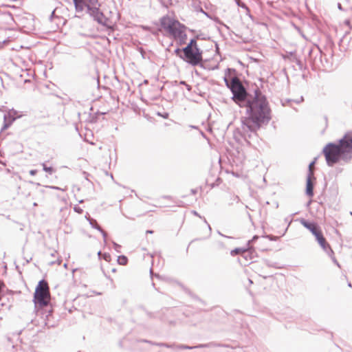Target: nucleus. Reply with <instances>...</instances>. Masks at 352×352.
Returning <instances> with one entry per match:
<instances>
[{"label": "nucleus", "instance_id": "7ed1b4c3", "mask_svg": "<svg viewBox=\"0 0 352 352\" xmlns=\"http://www.w3.org/2000/svg\"><path fill=\"white\" fill-rule=\"evenodd\" d=\"M300 223L307 229H308L316 237V241L322 248V250L331 257L333 254V252L319 228L314 223L309 222L304 219H300Z\"/></svg>", "mask_w": 352, "mask_h": 352}, {"label": "nucleus", "instance_id": "bb28decb", "mask_svg": "<svg viewBox=\"0 0 352 352\" xmlns=\"http://www.w3.org/2000/svg\"><path fill=\"white\" fill-rule=\"evenodd\" d=\"M190 191H191V193L193 195L196 194L197 192V190L196 189H192Z\"/></svg>", "mask_w": 352, "mask_h": 352}, {"label": "nucleus", "instance_id": "f03ea898", "mask_svg": "<svg viewBox=\"0 0 352 352\" xmlns=\"http://www.w3.org/2000/svg\"><path fill=\"white\" fill-rule=\"evenodd\" d=\"M329 166H333L340 161L349 163L352 159V138L344 135L338 144L328 143L322 149Z\"/></svg>", "mask_w": 352, "mask_h": 352}, {"label": "nucleus", "instance_id": "4468645a", "mask_svg": "<svg viewBox=\"0 0 352 352\" xmlns=\"http://www.w3.org/2000/svg\"><path fill=\"white\" fill-rule=\"evenodd\" d=\"M96 226L97 227H96V229H97L98 231H100L102 233V236L104 238V241L106 242L107 234L101 228V227L100 226L96 225Z\"/></svg>", "mask_w": 352, "mask_h": 352}, {"label": "nucleus", "instance_id": "72a5a7b5", "mask_svg": "<svg viewBox=\"0 0 352 352\" xmlns=\"http://www.w3.org/2000/svg\"><path fill=\"white\" fill-rule=\"evenodd\" d=\"M180 84L182 85H184L185 86L187 85L186 82L185 81H181L180 82Z\"/></svg>", "mask_w": 352, "mask_h": 352}, {"label": "nucleus", "instance_id": "ea45409f", "mask_svg": "<svg viewBox=\"0 0 352 352\" xmlns=\"http://www.w3.org/2000/svg\"><path fill=\"white\" fill-rule=\"evenodd\" d=\"M150 273H151V276H153V272H152V270H150Z\"/></svg>", "mask_w": 352, "mask_h": 352}, {"label": "nucleus", "instance_id": "f8f14e48", "mask_svg": "<svg viewBox=\"0 0 352 352\" xmlns=\"http://www.w3.org/2000/svg\"><path fill=\"white\" fill-rule=\"evenodd\" d=\"M186 47H190V49H194V47H197L196 40L194 38L191 39L190 43Z\"/></svg>", "mask_w": 352, "mask_h": 352}, {"label": "nucleus", "instance_id": "f704fd0d", "mask_svg": "<svg viewBox=\"0 0 352 352\" xmlns=\"http://www.w3.org/2000/svg\"><path fill=\"white\" fill-rule=\"evenodd\" d=\"M302 100H303V98H302V97H300V100L296 101V102H297V103H298V102H302Z\"/></svg>", "mask_w": 352, "mask_h": 352}, {"label": "nucleus", "instance_id": "c85d7f7f", "mask_svg": "<svg viewBox=\"0 0 352 352\" xmlns=\"http://www.w3.org/2000/svg\"><path fill=\"white\" fill-rule=\"evenodd\" d=\"M54 12H55V10L52 11L51 15H50V19L52 20V19L53 18L54 15Z\"/></svg>", "mask_w": 352, "mask_h": 352}, {"label": "nucleus", "instance_id": "20e7f679", "mask_svg": "<svg viewBox=\"0 0 352 352\" xmlns=\"http://www.w3.org/2000/svg\"><path fill=\"white\" fill-rule=\"evenodd\" d=\"M162 28L168 31L175 38L181 41H185L186 34L184 31V25H182L177 21H172L169 19L164 18L161 21Z\"/></svg>", "mask_w": 352, "mask_h": 352}, {"label": "nucleus", "instance_id": "0eeeda50", "mask_svg": "<svg viewBox=\"0 0 352 352\" xmlns=\"http://www.w3.org/2000/svg\"><path fill=\"white\" fill-rule=\"evenodd\" d=\"M89 14L100 23H104V15L96 7L87 6Z\"/></svg>", "mask_w": 352, "mask_h": 352}, {"label": "nucleus", "instance_id": "aec40b11", "mask_svg": "<svg viewBox=\"0 0 352 352\" xmlns=\"http://www.w3.org/2000/svg\"><path fill=\"white\" fill-rule=\"evenodd\" d=\"M74 210L75 212H78V214H81L83 211L82 209L78 206H75L74 207Z\"/></svg>", "mask_w": 352, "mask_h": 352}, {"label": "nucleus", "instance_id": "37998d69", "mask_svg": "<svg viewBox=\"0 0 352 352\" xmlns=\"http://www.w3.org/2000/svg\"><path fill=\"white\" fill-rule=\"evenodd\" d=\"M191 128H196L195 126H190Z\"/></svg>", "mask_w": 352, "mask_h": 352}, {"label": "nucleus", "instance_id": "9d476101", "mask_svg": "<svg viewBox=\"0 0 352 352\" xmlns=\"http://www.w3.org/2000/svg\"><path fill=\"white\" fill-rule=\"evenodd\" d=\"M127 258L125 256H119L118 258V262L119 263V264L120 265H126V263H127Z\"/></svg>", "mask_w": 352, "mask_h": 352}, {"label": "nucleus", "instance_id": "a19ab883", "mask_svg": "<svg viewBox=\"0 0 352 352\" xmlns=\"http://www.w3.org/2000/svg\"><path fill=\"white\" fill-rule=\"evenodd\" d=\"M179 41H180V44H182V43H184L185 41H181V40H179Z\"/></svg>", "mask_w": 352, "mask_h": 352}, {"label": "nucleus", "instance_id": "7c9ffc66", "mask_svg": "<svg viewBox=\"0 0 352 352\" xmlns=\"http://www.w3.org/2000/svg\"><path fill=\"white\" fill-rule=\"evenodd\" d=\"M344 23H345V24H346V25H349L350 22H349V20H346V21H344Z\"/></svg>", "mask_w": 352, "mask_h": 352}, {"label": "nucleus", "instance_id": "dca6fc26", "mask_svg": "<svg viewBox=\"0 0 352 352\" xmlns=\"http://www.w3.org/2000/svg\"><path fill=\"white\" fill-rule=\"evenodd\" d=\"M88 221H89V224L91 226V227L96 229V227H97L96 225H98L96 220L89 218Z\"/></svg>", "mask_w": 352, "mask_h": 352}, {"label": "nucleus", "instance_id": "c03bdc74", "mask_svg": "<svg viewBox=\"0 0 352 352\" xmlns=\"http://www.w3.org/2000/svg\"><path fill=\"white\" fill-rule=\"evenodd\" d=\"M348 286H349V287H351V283H349V284H348Z\"/></svg>", "mask_w": 352, "mask_h": 352}, {"label": "nucleus", "instance_id": "79ce46f5", "mask_svg": "<svg viewBox=\"0 0 352 352\" xmlns=\"http://www.w3.org/2000/svg\"><path fill=\"white\" fill-rule=\"evenodd\" d=\"M193 213L195 214V215H198L197 212L194 211Z\"/></svg>", "mask_w": 352, "mask_h": 352}, {"label": "nucleus", "instance_id": "a878e982", "mask_svg": "<svg viewBox=\"0 0 352 352\" xmlns=\"http://www.w3.org/2000/svg\"><path fill=\"white\" fill-rule=\"evenodd\" d=\"M258 238V236H256V235L254 236H253V238H252V241H249V243H250V242H252V241H255V240H256V239H257Z\"/></svg>", "mask_w": 352, "mask_h": 352}, {"label": "nucleus", "instance_id": "4c0bfd02", "mask_svg": "<svg viewBox=\"0 0 352 352\" xmlns=\"http://www.w3.org/2000/svg\"><path fill=\"white\" fill-rule=\"evenodd\" d=\"M146 232L147 233H153V231L152 230H148Z\"/></svg>", "mask_w": 352, "mask_h": 352}, {"label": "nucleus", "instance_id": "f3484780", "mask_svg": "<svg viewBox=\"0 0 352 352\" xmlns=\"http://www.w3.org/2000/svg\"><path fill=\"white\" fill-rule=\"evenodd\" d=\"M182 50L179 49V48H177L175 50V54L177 56H179L182 59H184V56H183L182 54H181V52H182Z\"/></svg>", "mask_w": 352, "mask_h": 352}, {"label": "nucleus", "instance_id": "473e14b6", "mask_svg": "<svg viewBox=\"0 0 352 352\" xmlns=\"http://www.w3.org/2000/svg\"><path fill=\"white\" fill-rule=\"evenodd\" d=\"M51 188H54V189H56V190H60V188H58V187H56V186H52Z\"/></svg>", "mask_w": 352, "mask_h": 352}, {"label": "nucleus", "instance_id": "a211bd4d", "mask_svg": "<svg viewBox=\"0 0 352 352\" xmlns=\"http://www.w3.org/2000/svg\"><path fill=\"white\" fill-rule=\"evenodd\" d=\"M36 286H48V285L47 281L43 279L38 281Z\"/></svg>", "mask_w": 352, "mask_h": 352}, {"label": "nucleus", "instance_id": "ddd939ff", "mask_svg": "<svg viewBox=\"0 0 352 352\" xmlns=\"http://www.w3.org/2000/svg\"><path fill=\"white\" fill-rule=\"evenodd\" d=\"M96 226L97 227H96V229H97L98 231H100L102 233V236L104 238V241L106 242L107 234L101 228V227L100 226L96 225Z\"/></svg>", "mask_w": 352, "mask_h": 352}, {"label": "nucleus", "instance_id": "393cba45", "mask_svg": "<svg viewBox=\"0 0 352 352\" xmlns=\"http://www.w3.org/2000/svg\"><path fill=\"white\" fill-rule=\"evenodd\" d=\"M314 163H315V162H312L309 164V173H310V172H311V173H312V171H311V166H313V165L314 164Z\"/></svg>", "mask_w": 352, "mask_h": 352}, {"label": "nucleus", "instance_id": "2eb2a0df", "mask_svg": "<svg viewBox=\"0 0 352 352\" xmlns=\"http://www.w3.org/2000/svg\"><path fill=\"white\" fill-rule=\"evenodd\" d=\"M236 4L239 6V7H241L244 9H245L247 11L249 12V9L247 7V6L243 3L241 0H236Z\"/></svg>", "mask_w": 352, "mask_h": 352}, {"label": "nucleus", "instance_id": "1a4fd4ad", "mask_svg": "<svg viewBox=\"0 0 352 352\" xmlns=\"http://www.w3.org/2000/svg\"><path fill=\"white\" fill-rule=\"evenodd\" d=\"M313 176V173L308 174L307 178V184H306V194L309 197H312L314 195V184L311 182V177Z\"/></svg>", "mask_w": 352, "mask_h": 352}, {"label": "nucleus", "instance_id": "f257e3e1", "mask_svg": "<svg viewBox=\"0 0 352 352\" xmlns=\"http://www.w3.org/2000/svg\"><path fill=\"white\" fill-rule=\"evenodd\" d=\"M226 86L231 90L233 99L241 107L246 108L248 116L241 118V131L245 138L252 139L257 136V131L270 121L271 109L266 97L256 89L254 95L248 94L237 77L230 81L224 78Z\"/></svg>", "mask_w": 352, "mask_h": 352}, {"label": "nucleus", "instance_id": "c9c22d12", "mask_svg": "<svg viewBox=\"0 0 352 352\" xmlns=\"http://www.w3.org/2000/svg\"><path fill=\"white\" fill-rule=\"evenodd\" d=\"M92 4H94L95 2H97V0H90Z\"/></svg>", "mask_w": 352, "mask_h": 352}, {"label": "nucleus", "instance_id": "2f4dec72", "mask_svg": "<svg viewBox=\"0 0 352 352\" xmlns=\"http://www.w3.org/2000/svg\"><path fill=\"white\" fill-rule=\"evenodd\" d=\"M338 9H340V10H342V6H341V4H340V3H338Z\"/></svg>", "mask_w": 352, "mask_h": 352}, {"label": "nucleus", "instance_id": "b1692460", "mask_svg": "<svg viewBox=\"0 0 352 352\" xmlns=\"http://www.w3.org/2000/svg\"><path fill=\"white\" fill-rule=\"evenodd\" d=\"M73 1L74 3L76 9H78V0H73Z\"/></svg>", "mask_w": 352, "mask_h": 352}, {"label": "nucleus", "instance_id": "5701e85b", "mask_svg": "<svg viewBox=\"0 0 352 352\" xmlns=\"http://www.w3.org/2000/svg\"><path fill=\"white\" fill-rule=\"evenodd\" d=\"M37 173V170H30V174L32 176L35 175Z\"/></svg>", "mask_w": 352, "mask_h": 352}, {"label": "nucleus", "instance_id": "412c9836", "mask_svg": "<svg viewBox=\"0 0 352 352\" xmlns=\"http://www.w3.org/2000/svg\"><path fill=\"white\" fill-rule=\"evenodd\" d=\"M233 201L238 203L240 201V198L237 195H234L233 196Z\"/></svg>", "mask_w": 352, "mask_h": 352}, {"label": "nucleus", "instance_id": "58836bf2", "mask_svg": "<svg viewBox=\"0 0 352 352\" xmlns=\"http://www.w3.org/2000/svg\"><path fill=\"white\" fill-rule=\"evenodd\" d=\"M155 276L156 278H160V276H159V275H157V274H155Z\"/></svg>", "mask_w": 352, "mask_h": 352}, {"label": "nucleus", "instance_id": "cd10ccee", "mask_svg": "<svg viewBox=\"0 0 352 352\" xmlns=\"http://www.w3.org/2000/svg\"><path fill=\"white\" fill-rule=\"evenodd\" d=\"M186 89H187L188 91H190V90H191V87H190L189 85H188V84H187V85H186Z\"/></svg>", "mask_w": 352, "mask_h": 352}, {"label": "nucleus", "instance_id": "9b49d317", "mask_svg": "<svg viewBox=\"0 0 352 352\" xmlns=\"http://www.w3.org/2000/svg\"><path fill=\"white\" fill-rule=\"evenodd\" d=\"M43 169L44 171L48 173L49 174L52 175L54 172V170L52 167H47L45 163L42 164Z\"/></svg>", "mask_w": 352, "mask_h": 352}, {"label": "nucleus", "instance_id": "6e6552de", "mask_svg": "<svg viewBox=\"0 0 352 352\" xmlns=\"http://www.w3.org/2000/svg\"><path fill=\"white\" fill-rule=\"evenodd\" d=\"M16 113V111L12 110V111H10V112H8L7 114L4 115V116H3L4 124L1 129V131H3L7 129L12 124V123L15 120V118L13 117V116L15 115Z\"/></svg>", "mask_w": 352, "mask_h": 352}, {"label": "nucleus", "instance_id": "423d86ee", "mask_svg": "<svg viewBox=\"0 0 352 352\" xmlns=\"http://www.w3.org/2000/svg\"><path fill=\"white\" fill-rule=\"evenodd\" d=\"M184 59L189 64L195 66L202 60V51L198 47L190 49V47H185L182 49Z\"/></svg>", "mask_w": 352, "mask_h": 352}, {"label": "nucleus", "instance_id": "39448f33", "mask_svg": "<svg viewBox=\"0 0 352 352\" xmlns=\"http://www.w3.org/2000/svg\"><path fill=\"white\" fill-rule=\"evenodd\" d=\"M51 300V296L49 287H36L34 301L36 308H43L47 307Z\"/></svg>", "mask_w": 352, "mask_h": 352}, {"label": "nucleus", "instance_id": "c756f323", "mask_svg": "<svg viewBox=\"0 0 352 352\" xmlns=\"http://www.w3.org/2000/svg\"><path fill=\"white\" fill-rule=\"evenodd\" d=\"M239 249H235L234 250H232V254L234 252L237 253V252H239Z\"/></svg>", "mask_w": 352, "mask_h": 352}, {"label": "nucleus", "instance_id": "4be33fe9", "mask_svg": "<svg viewBox=\"0 0 352 352\" xmlns=\"http://www.w3.org/2000/svg\"><path fill=\"white\" fill-rule=\"evenodd\" d=\"M82 1V0H78V9H76V10L78 11H82V7L80 5V3Z\"/></svg>", "mask_w": 352, "mask_h": 352}, {"label": "nucleus", "instance_id": "6ab92c4d", "mask_svg": "<svg viewBox=\"0 0 352 352\" xmlns=\"http://www.w3.org/2000/svg\"><path fill=\"white\" fill-rule=\"evenodd\" d=\"M113 245L114 250L116 252H120V249L121 248V246L120 245H118V243H116V242H113Z\"/></svg>", "mask_w": 352, "mask_h": 352}, {"label": "nucleus", "instance_id": "e433bc0d", "mask_svg": "<svg viewBox=\"0 0 352 352\" xmlns=\"http://www.w3.org/2000/svg\"><path fill=\"white\" fill-rule=\"evenodd\" d=\"M267 238H269L270 240H274V237L271 236H267Z\"/></svg>", "mask_w": 352, "mask_h": 352}]
</instances>
